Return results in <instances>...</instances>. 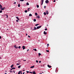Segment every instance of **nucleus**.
Instances as JSON below:
<instances>
[{
    "label": "nucleus",
    "instance_id": "c756f323",
    "mask_svg": "<svg viewBox=\"0 0 74 74\" xmlns=\"http://www.w3.org/2000/svg\"><path fill=\"white\" fill-rule=\"evenodd\" d=\"M37 28H36V27H34V30H35Z\"/></svg>",
    "mask_w": 74,
    "mask_h": 74
},
{
    "label": "nucleus",
    "instance_id": "aec40b11",
    "mask_svg": "<svg viewBox=\"0 0 74 74\" xmlns=\"http://www.w3.org/2000/svg\"><path fill=\"white\" fill-rule=\"evenodd\" d=\"M18 7H20V6H21V5L20 4H18Z\"/></svg>",
    "mask_w": 74,
    "mask_h": 74
},
{
    "label": "nucleus",
    "instance_id": "72a5a7b5",
    "mask_svg": "<svg viewBox=\"0 0 74 74\" xmlns=\"http://www.w3.org/2000/svg\"><path fill=\"white\" fill-rule=\"evenodd\" d=\"M46 8V6H44V8L45 9V8Z\"/></svg>",
    "mask_w": 74,
    "mask_h": 74
},
{
    "label": "nucleus",
    "instance_id": "9d476101",
    "mask_svg": "<svg viewBox=\"0 0 74 74\" xmlns=\"http://www.w3.org/2000/svg\"><path fill=\"white\" fill-rule=\"evenodd\" d=\"M43 34L45 35H46L47 34V33L45 31L44 32Z\"/></svg>",
    "mask_w": 74,
    "mask_h": 74
},
{
    "label": "nucleus",
    "instance_id": "f257e3e1",
    "mask_svg": "<svg viewBox=\"0 0 74 74\" xmlns=\"http://www.w3.org/2000/svg\"><path fill=\"white\" fill-rule=\"evenodd\" d=\"M44 0H41V5H42L43 4Z\"/></svg>",
    "mask_w": 74,
    "mask_h": 74
},
{
    "label": "nucleus",
    "instance_id": "ea45409f",
    "mask_svg": "<svg viewBox=\"0 0 74 74\" xmlns=\"http://www.w3.org/2000/svg\"><path fill=\"white\" fill-rule=\"evenodd\" d=\"M22 71H21V72H20L21 74H22Z\"/></svg>",
    "mask_w": 74,
    "mask_h": 74
},
{
    "label": "nucleus",
    "instance_id": "cd10ccee",
    "mask_svg": "<svg viewBox=\"0 0 74 74\" xmlns=\"http://www.w3.org/2000/svg\"><path fill=\"white\" fill-rule=\"evenodd\" d=\"M41 55V54L40 53H38V56H40Z\"/></svg>",
    "mask_w": 74,
    "mask_h": 74
},
{
    "label": "nucleus",
    "instance_id": "09e8293b",
    "mask_svg": "<svg viewBox=\"0 0 74 74\" xmlns=\"http://www.w3.org/2000/svg\"><path fill=\"white\" fill-rule=\"evenodd\" d=\"M10 72L11 73H12V71H10Z\"/></svg>",
    "mask_w": 74,
    "mask_h": 74
},
{
    "label": "nucleus",
    "instance_id": "4468645a",
    "mask_svg": "<svg viewBox=\"0 0 74 74\" xmlns=\"http://www.w3.org/2000/svg\"><path fill=\"white\" fill-rule=\"evenodd\" d=\"M32 73H33V74H36V73L35 71H33L32 72Z\"/></svg>",
    "mask_w": 74,
    "mask_h": 74
},
{
    "label": "nucleus",
    "instance_id": "a211bd4d",
    "mask_svg": "<svg viewBox=\"0 0 74 74\" xmlns=\"http://www.w3.org/2000/svg\"><path fill=\"white\" fill-rule=\"evenodd\" d=\"M44 15H46V13L45 12H44Z\"/></svg>",
    "mask_w": 74,
    "mask_h": 74
},
{
    "label": "nucleus",
    "instance_id": "473e14b6",
    "mask_svg": "<svg viewBox=\"0 0 74 74\" xmlns=\"http://www.w3.org/2000/svg\"><path fill=\"white\" fill-rule=\"evenodd\" d=\"M2 10L0 11V13H2Z\"/></svg>",
    "mask_w": 74,
    "mask_h": 74
},
{
    "label": "nucleus",
    "instance_id": "79ce46f5",
    "mask_svg": "<svg viewBox=\"0 0 74 74\" xmlns=\"http://www.w3.org/2000/svg\"><path fill=\"white\" fill-rule=\"evenodd\" d=\"M6 16H7L6 17H7V18H8V15H7Z\"/></svg>",
    "mask_w": 74,
    "mask_h": 74
},
{
    "label": "nucleus",
    "instance_id": "603ef678",
    "mask_svg": "<svg viewBox=\"0 0 74 74\" xmlns=\"http://www.w3.org/2000/svg\"><path fill=\"white\" fill-rule=\"evenodd\" d=\"M13 72L15 73V71H13Z\"/></svg>",
    "mask_w": 74,
    "mask_h": 74
},
{
    "label": "nucleus",
    "instance_id": "393cba45",
    "mask_svg": "<svg viewBox=\"0 0 74 74\" xmlns=\"http://www.w3.org/2000/svg\"><path fill=\"white\" fill-rule=\"evenodd\" d=\"M21 64V63H19V64L17 63V64H16V65H18L19 64Z\"/></svg>",
    "mask_w": 74,
    "mask_h": 74
},
{
    "label": "nucleus",
    "instance_id": "4d7b16f0",
    "mask_svg": "<svg viewBox=\"0 0 74 74\" xmlns=\"http://www.w3.org/2000/svg\"><path fill=\"white\" fill-rule=\"evenodd\" d=\"M23 61H26V60H23Z\"/></svg>",
    "mask_w": 74,
    "mask_h": 74
},
{
    "label": "nucleus",
    "instance_id": "052dcab7",
    "mask_svg": "<svg viewBox=\"0 0 74 74\" xmlns=\"http://www.w3.org/2000/svg\"><path fill=\"white\" fill-rule=\"evenodd\" d=\"M41 73H43V72H41Z\"/></svg>",
    "mask_w": 74,
    "mask_h": 74
},
{
    "label": "nucleus",
    "instance_id": "a878e982",
    "mask_svg": "<svg viewBox=\"0 0 74 74\" xmlns=\"http://www.w3.org/2000/svg\"><path fill=\"white\" fill-rule=\"evenodd\" d=\"M25 13H27V10H25Z\"/></svg>",
    "mask_w": 74,
    "mask_h": 74
},
{
    "label": "nucleus",
    "instance_id": "58836bf2",
    "mask_svg": "<svg viewBox=\"0 0 74 74\" xmlns=\"http://www.w3.org/2000/svg\"><path fill=\"white\" fill-rule=\"evenodd\" d=\"M30 9V8H28V10L29 11V10Z\"/></svg>",
    "mask_w": 74,
    "mask_h": 74
},
{
    "label": "nucleus",
    "instance_id": "ddd939ff",
    "mask_svg": "<svg viewBox=\"0 0 74 74\" xmlns=\"http://www.w3.org/2000/svg\"><path fill=\"white\" fill-rule=\"evenodd\" d=\"M2 8V6L0 4V9H1Z\"/></svg>",
    "mask_w": 74,
    "mask_h": 74
},
{
    "label": "nucleus",
    "instance_id": "423d86ee",
    "mask_svg": "<svg viewBox=\"0 0 74 74\" xmlns=\"http://www.w3.org/2000/svg\"><path fill=\"white\" fill-rule=\"evenodd\" d=\"M47 66L49 68H51V66L49 65V64L47 65Z\"/></svg>",
    "mask_w": 74,
    "mask_h": 74
},
{
    "label": "nucleus",
    "instance_id": "6ab92c4d",
    "mask_svg": "<svg viewBox=\"0 0 74 74\" xmlns=\"http://www.w3.org/2000/svg\"><path fill=\"white\" fill-rule=\"evenodd\" d=\"M26 5H29V3L28 2H27L26 3Z\"/></svg>",
    "mask_w": 74,
    "mask_h": 74
},
{
    "label": "nucleus",
    "instance_id": "a19ab883",
    "mask_svg": "<svg viewBox=\"0 0 74 74\" xmlns=\"http://www.w3.org/2000/svg\"><path fill=\"white\" fill-rule=\"evenodd\" d=\"M49 44H47V47H48V46H49Z\"/></svg>",
    "mask_w": 74,
    "mask_h": 74
},
{
    "label": "nucleus",
    "instance_id": "dca6fc26",
    "mask_svg": "<svg viewBox=\"0 0 74 74\" xmlns=\"http://www.w3.org/2000/svg\"><path fill=\"white\" fill-rule=\"evenodd\" d=\"M13 66H14V65H13V64H12V65L11 66H10L11 68H12L13 67Z\"/></svg>",
    "mask_w": 74,
    "mask_h": 74
},
{
    "label": "nucleus",
    "instance_id": "f8f14e48",
    "mask_svg": "<svg viewBox=\"0 0 74 74\" xmlns=\"http://www.w3.org/2000/svg\"><path fill=\"white\" fill-rule=\"evenodd\" d=\"M34 66H31L30 68L33 69V68H34Z\"/></svg>",
    "mask_w": 74,
    "mask_h": 74
},
{
    "label": "nucleus",
    "instance_id": "7c9ffc66",
    "mask_svg": "<svg viewBox=\"0 0 74 74\" xmlns=\"http://www.w3.org/2000/svg\"><path fill=\"white\" fill-rule=\"evenodd\" d=\"M12 69H15V67H13L12 68Z\"/></svg>",
    "mask_w": 74,
    "mask_h": 74
},
{
    "label": "nucleus",
    "instance_id": "8fccbe9b",
    "mask_svg": "<svg viewBox=\"0 0 74 74\" xmlns=\"http://www.w3.org/2000/svg\"><path fill=\"white\" fill-rule=\"evenodd\" d=\"M12 70H13V69H12H12H10V70H11V71H12Z\"/></svg>",
    "mask_w": 74,
    "mask_h": 74
},
{
    "label": "nucleus",
    "instance_id": "9b49d317",
    "mask_svg": "<svg viewBox=\"0 0 74 74\" xmlns=\"http://www.w3.org/2000/svg\"><path fill=\"white\" fill-rule=\"evenodd\" d=\"M16 19L18 21H20V19H19L18 16H16Z\"/></svg>",
    "mask_w": 74,
    "mask_h": 74
},
{
    "label": "nucleus",
    "instance_id": "bb28decb",
    "mask_svg": "<svg viewBox=\"0 0 74 74\" xmlns=\"http://www.w3.org/2000/svg\"><path fill=\"white\" fill-rule=\"evenodd\" d=\"M20 73H21V71H19L18 73V74H20Z\"/></svg>",
    "mask_w": 74,
    "mask_h": 74
},
{
    "label": "nucleus",
    "instance_id": "680f3d73",
    "mask_svg": "<svg viewBox=\"0 0 74 74\" xmlns=\"http://www.w3.org/2000/svg\"><path fill=\"white\" fill-rule=\"evenodd\" d=\"M23 71H25V70H23Z\"/></svg>",
    "mask_w": 74,
    "mask_h": 74
},
{
    "label": "nucleus",
    "instance_id": "1a4fd4ad",
    "mask_svg": "<svg viewBox=\"0 0 74 74\" xmlns=\"http://www.w3.org/2000/svg\"><path fill=\"white\" fill-rule=\"evenodd\" d=\"M22 48H23V50H24L25 49V46H23Z\"/></svg>",
    "mask_w": 74,
    "mask_h": 74
},
{
    "label": "nucleus",
    "instance_id": "412c9836",
    "mask_svg": "<svg viewBox=\"0 0 74 74\" xmlns=\"http://www.w3.org/2000/svg\"><path fill=\"white\" fill-rule=\"evenodd\" d=\"M36 7H37V8H39V5H36Z\"/></svg>",
    "mask_w": 74,
    "mask_h": 74
},
{
    "label": "nucleus",
    "instance_id": "69168bd1",
    "mask_svg": "<svg viewBox=\"0 0 74 74\" xmlns=\"http://www.w3.org/2000/svg\"><path fill=\"white\" fill-rule=\"evenodd\" d=\"M39 74H42V73H40Z\"/></svg>",
    "mask_w": 74,
    "mask_h": 74
},
{
    "label": "nucleus",
    "instance_id": "7ed1b4c3",
    "mask_svg": "<svg viewBox=\"0 0 74 74\" xmlns=\"http://www.w3.org/2000/svg\"><path fill=\"white\" fill-rule=\"evenodd\" d=\"M46 3H49V1L48 0H47L45 1Z\"/></svg>",
    "mask_w": 74,
    "mask_h": 74
},
{
    "label": "nucleus",
    "instance_id": "6e6d98bb",
    "mask_svg": "<svg viewBox=\"0 0 74 74\" xmlns=\"http://www.w3.org/2000/svg\"><path fill=\"white\" fill-rule=\"evenodd\" d=\"M27 34H26V36H27Z\"/></svg>",
    "mask_w": 74,
    "mask_h": 74
},
{
    "label": "nucleus",
    "instance_id": "864d4df0",
    "mask_svg": "<svg viewBox=\"0 0 74 74\" xmlns=\"http://www.w3.org/2000/svg\"><path fill=\"white\" fill-rule=\"evenodd\" d=\"M1 38V36H0V39Z\"/></svg>",
    "mask_w": 74,
    "mask_h": 74
},
{
    "label": "nucleus",
    "instance_id": "b1692460",
    "mask_svg": "<svg viewBox=\"0 0 74 74\" xmlns=\"http://www.w3.org/2000/svg\"><path fill=\"white\" fill-rule=\"evenodd\" d=\"M33 50H34V51H37V50H36V49H34Z\"/></svg>",
    "mask_w": 74,
    "mask_h": 74
},
{
    "label": "nucleus",
    "instance_id": "49530a36",
    "mask_svg": "<svg viewBox=\"0 0 74 74\" xmlns=\"http://www.w3.org/2000/svg\"><path fill=\"white\" fill-rule=\"evenodd\" d=\"M27 73H29V72L28 71H27Z\"/></svg>",
    "mask_w": 74,
    "mask_h": 74
},
{
    "label": "nucleus",
    "instance_id": "37998d69",
    "mask_svg": "<svg viewBox=\"0 0 74 74\" xmlns=\"http://www.w3.org/2000/svg\"><path fill=\"white\" fill-rule=\"evenodd\" d=\"M41 61H39V63H41Z\"/></svg>",
    "mask_w": 74,
    "mask_h": 74
},
{
    "label": "nucleus",
    "instance_id": "0eeeda50",
    "mask_svg": "<svg viewBox=\"0 0 74 74\" xmlns=\"http://www.w3.org/2000/svg\"><path fill=\"white\" fill-rule=\"evenodd\" d=\"M14 47H15L16 49H17V48H18V47H16V45H14Z\"/></svg>",
    "mask_w": 74,
    "mask_h": 74
},
{
    "label": "nucleus",
    "instance_id": "c9c22d12",
    "mask_svg": "<svg viewBox=\"0 0 74 74\" xmlns=\"http://www.w3.org/2000/svg\"><path fill=\"white\" fill-rule=\"evenodd\" d=\"M18 49H21V46H19L18 47Z\"/></svg>",
    "mask_w": 74,
    "mask_h": 74
},
{
    "label": "nucleus",
    "instance_id": "e433bc0d",
    "mask_svg": "<svg viewBox=\"0 0 74 74\" xmlns=\"http://www.w3.org/2000/svg\"><path fill=\"white\" fill-rule=\"evenodd\" d=\"M16 21L17 22H19V21L18 20H16Z\"/></svg>",
    "mask_w": 74,
    "mask_h": 74
},
{
    "label": "nucleus",
    "instance_id": "0e129e2a",
    "mask_svg": "<svg viewBox=\"0 0 74 74\" xmlns=\"http://www.w3.org/2000/svg\"><path fill=\"white\" fill-rule=\"evenodd\" d=\"M1 57H0V59H1Z\"/></svg>",
    "mask_w": 74,
    "mask_h": 74
},
{
    "label": "nucleus",
    "instance_id": "5701e85b",
    "mask_svg": "<svg viewBox=\"0 0 74 74\" xmlns=\"http://www.w3.org/2000/svg\"><path fill=\"white\" fill-rule=\"evenodd\" d=\"M34 22H36V19H34Z\"/></svg>",
    "mask_w": 74,
    "mask_h": 74
},
{
    "label": "nucleus",
    "instance_id": "bf43d9fd",
    "mask_svg": "<svg viewBox=\"0 0 74 74\" xmlns=\"http://www.w3.org/2000/svg\"><path fill=\"white\" fill-rule=\"evenodd\" d=\"M29 49H27V51H29Z\"/></svg>",
    "mask_w": 74,
    "mask_h": 74
},
{
    "label": "nucleus",
    "instance_id": "4c0bfd02",
    "mask_svg": "<svg viewBox=\"0 0 74 74\" xmlns=\"http://www.w3.org/2000/svg\"><path fill=\"white\" fill-rule=\"evenodd\" d=\"M46 51L48 52H49V50H46Z\"/></svg>",
    "mask_w": 74,
    "mask_h": 74
},
{
    "label": "nucleus",
    "instance_id": "774afa93",
    "mask_svg": "<svg viewBox=\"0 0 74 74\" xmlns=\"http://www.w3.org/2000/svg\"><path fill=\"white\" fill-rule=\"evenodd\" d=\"M18 62H20V60H19V61H18Z\"/></svg>",
    "mask_w": 74,
    "mask_h": 74
},
{
    "label": "nucleus",
    "instance_id": "4be33fe9",
    "mask_svg": "<svg viewBox=\"0 0 74 74\" xmlns=\"http://www.w3.org/2000/svg\"><path fill=\"white\" fill-rule=\"evenodd\" d=\"M35 14L37 16L38 15V14H37V13L36 12L35 13Z\"/></svg>",
    "mask_w": 74,
    "mask_h": 74
},
{
    "label": "nucleus",
    "instance_id": "338daca9",
    "mask_svg": "<svg viewBox=\"0 0 74 74\" xmlns=\"http://www.w3.org/2000/svg\"><path fill=\"white\" fill-rule=\"evenodd\" d=\"M6 72H7V71H5Z\"/></svg>",
    "mask_w": 74,
    "mask_h": 74
},
{
    "label": "nucleus",
    "instance_id": "f03ea898",
    "mask_svg": "<svg viewBox=\"0 0 74 74\" xmlns=\"http://www.w3.org/2000/svg\"><path fill=\"white\" fill-rule=\"evenodd\" d=\"M41 27H42V26H41L37 27V28H36V29H39Z\"/></svg>",
    "mask_w": 74,
    "mask_h": 74
},
{
    "label": "nucleus",
    "instance_id": "2eb2a0df",
    "mask_svg": "<svg viewBox=\"0 0 74 74\" xmlns=\"http://www.w3.org/2000/svg\"><path fill=\"white\" fill-rule=\"evenodd\" d=\"M32 16V14H30L29 15V16Z\"/></svg>",
    "mask_w": 74,
    "mask_h": 74
},
{
    "label": "nucleus",
    "instance_id": "e2e57ef3",
    "mask_svg": "<svg viewBox=\"0 0 74 74\" xmlns=\"http://www.w3.org/2000/svg\"><path fill=\"white\" fill-rule=\"evenodd\" d=\"M5 74H7V73H5Z\"/></svg>",
    "mask_w": 74,
    "mask_h": 74
},
{
    "label": "nucleus",
    "instance_id": "f704fd0d",
    "mask_svg": "<svg viewBox=\"0 0 74 74\" xmlns=\"http://www.w3.org/2000/svg\"><path fill=\"white\" fill-rule=\"evenodd\" d=\"M39 25V24H36V25H35V26H38V25Z\"/></svg>",
    "mask_w": 74,
    "mask_h": 74
},
{
    "label": "nucleus",
    "instance_id": "5fc2aeb1",
    "mask_svg": "<svg viewBox=\"0 0 74 74\" xmlns=\"http://www.w3.org/2000/svg\"><path fill=\"white\" fill-rule=\"evenodd\" d=\"M55 1H56L55 0H54L53 1V2H55Z\"/></svg>",
    "mask_w": 74,
    "mask_h": 74
},
{
    "label": "nucleus",
    "instance_id": "2f4dec72",
    "mask_svg": "<svg viewBox=\"0 0 74 74\" xmlns=\"http://www.w3.org/2000/svg\"><path fill=\"white\" fill-rule=\"evenodd\" d=\"M36 63H38V60H36Z\"/></svg>",
    "mask_w": 74,
    "mask_h": 74
},
{
    "label": "nucleus",
    "instance_id": "6e6552de",
    "mask_svg": "<svg viewBox=\"0 0 74 74\" xmlns=\"http://www.w3.org/2000/svg\"><path fill=\"white\" fill-rule=\"evenodd\" d=\"M5 9V7L3 8H1V10H4V9Z\"/></svg>",
    "mask_w": 74,
    "mask_h": 74
},
{
    "label": "nucleus",
    "instance_id": "39448f33",
    "mask_svg": "<svg viewBox=\"0 0 74 74\" xmlns=\"http://www.w3.org/2000/svg\"><path fill=\"white\" fill-rule=\"evenodd\" d=\"M36 18L38 19H39L40 18V16L39 15H38L36 16Z\"/></svg>",
    "mask_w": 74,
    "mask_h": 74
},
{
    "label": "nucleus",
    "instance_id": "20e7f679",
    "mask_svg": "<svg viewBox=\"0 0 74 74\" xmlns=\"http://www.w3.org/2000/svg\"><path fill=\"white\" fill-rule=\"evenodd\" d=\"M46 12L47 14H49V12L48 10H46Z\"/></svg>",
    "mask_w": 74,
    "mask_h": 74
},
{
    "label": "nucleus",
    "instance_id": "c85d7f7f",
    "mask_svg": "<svg viewBox=\"0 0 74 74\" xmlns=\"http://www.w3.org/2000/svg\"><path fill=\"white\" fill-rule=\"evenodd\" d=\"M24 0H19V1H23Z\"/></svg>",
    "mask_w": 74,
    "mask_h": 74
},
{
    "label": "nucleus",
    "instance_id": "3c124183",
    "mask_svg": "<svg viewBox=\"0 0 74 74\" xmlns=\"http://www.w3.org/2000/svg\"><path fill=\"white\" fill-rule=\"evenodd\" d=\"M28 36L29 38H30V36Z\"/></svg>",
    "mask_w": 74,
    "mask_h": 74
},
{
    "label": "nucleus",
    "instance_id": "f3484780",
    "mask_svg": "<svg viewBox=\"0 0 74 74\" xmlns=\"http://www.w3.org/2000/svg\"><path fill=\"white\" fill-rule=\"evenodd\" d=\"M21 65H20L18 66V68L20 69V68H21Z\"/></svg>",
    "mask_w": 74,
    "mask_h": 74
},
{
    "label": "nucleus",
    "instance_id": "c03bdc74",
    "mask_svg": "<svg viewBox=\"0 0 74 74\" xmlns=\"http://www.w3.org/2000/svg\"><path fill=\"white\" fill-rule=\"evenodd\" d=\"M16 2H14V4H16Z\"/></svg>",
    "mask_w": 74,
    "mask_h": 74
},
{
    "label": "nucleus",
    "instance_id": "de8ad7c7",
    "mask_svg": "<svg viewBox=\"0 0 74 74\" xmlns=\"http://www.w3.org/2000/svg\"><path fill=\"white\" fill-rule=\"evenodd\" d=\"M29 73H33L32 72H30Z\"/></svg>",
    "mask_w": 74,
    "mask_h": 74
},
{
    "label": "nucleus",
    "instance_id": "13d9d810",
    "mask_svg": "<svg viewBox=\"0 0 74 74\" xmlns=\"http://www.w3.org/2000/svg\"><path fill=\"white\" fill-rule=\"evenodd\" d=\"M25 73V72H23V74H24Z\"/></svg>",
    "mask_w": 74,
    "mask_h": 74
},
{
    "label": "nucleus",
    "instance_id": "a18cd8bd",
    "mask_svg": "<svg viewBox=\"0 0 74 74\" xmlns=\"http://www.w3.org/2000/svg\"><path fill=\"white\" fill-rule=\"evenodd\" d=\"M45 30H47V28H45Z\"/></svg>",
    "mask_w": 74,
    "mask_h": 74
}]
</instances>
